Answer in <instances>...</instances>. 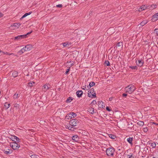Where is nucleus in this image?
I'll use <instances>...</instances> for the list:
<instances>
[{
	"label": "nucleus",
	"mask_w": 158,
	"mask_h": 158,
	"mask_svg": "<svg viewBox=\"0 0 158 158\" xmlns=\"http://www.w3.org/2000/svg\"><path fill=\"white\" fill-rule=\"evenodd\" d=\"M136 89L135 86L131 84L128 85L125 88V90L127 93H128L129 94H132Z\"/></svg>",
	"instance_id": "nucleus-1"
},
{
	"label": "nucleus",
	"mask_w": 158,
	"mask_h": 158,
	"mask_svg": "<svg viewBox=\"0 0 158 158\" xmlns=\"http://www.w3.org/2000/svg\"><path fill=\"white\" fill-rule=\"evenodd\" d=\"M32 32V31H31L30 32H28L25 35H19L16 37H15L14 38V40L19 41L22 39L26 38L27 35L30 34Z\"/></svg>",
	"instance_id": "nucleus-2"
},
{
	"label": "nucleus",
	"mask_w": 158,
	"mask_h": 158,
	"mask_svg": "<svg viewBox=\"0 0 158 158\" xmlns=\"http://www.w3.org/2000/svg\"><path fill=\"white\" fill-rule=\"evenodd\" d=\"M114 150L113 148H109L107 149L106 150V154L108 156H113Z\"/></svg>",
	"instance_id": "nucleus-3"
},
{
	"label": "nucleus",
	"mask_w": 158,
	"mask_h": 158,
	"mask_svg": "<svg viewBox=\"0 0 158 158\" xmlns=\"http://www.w3.org/2000/svg\"><path fill=\"white\" fill-rule=\"evenodd\" d=\"M77 116L76 113L74 112H70L65 117V119H69L75 117Z\"/></svg>",
	"instance_id": "nucleus-4"
},
{
	"label": "nucleus",
	"mask_w": 158,
	"mask_h": 158,
	"mask_svg": "<svg viewBox=\"0 0 158 158\" xmlns=\"http://www.w3.org/2000/svg\"><path fill=\"white\" fill-rule=\"evenodd\" d=\"M88 96L90 98L96 97V94L94 92V89H91L88 91Z\"/></svg>",
	"instance_id": "nucleus-5"
},
{
	"label": "nucleus",
	"mask_w": 158,
	"mask_h": 158,
	"mask_svg": "<svg viewBox=\"0 0 158 158\" xmlns=\"http://www.w3.org/2000/svg\"><path fill=\"white\" fill-rule=\"evenodd\" d=\"M10 146L14 150L17 149L20 147V145L16 142H11L10 143Z\"/></svg>",
	"instance_id": "nucleus-6"
},
{
	"label": "nucleus",
	"mask_w": 158,
	"mask_h": 158,
	"mask_svg": "<svg viewBox=\"0 0 158 158\" xmlns=\"http://www.w3.org/2000/svg\"><path fill=\"white\" fill-rule=\"evenodd\" d=\"M78 121L77 119H74L71 120L69 122V124L72 127H75L77 126L78 123Z\"/></svg>",
	"instance_id": "nucleus-7"
},
{
	"label": "nucleus",
	"mask_w": 158,
	"mask_h": 158,
	"mask_svg": "<svg viewBox=\"0 0 158 158\" xmlns=\"http://www.w3.org/2000/svg\"><path fill=\"white\" fill-rule=\"evenodd\" d=\"M98 106L101 108H104L105 107V104L102 101H100L98 103Z\"/></svg>",
	"instance_id": "nucleus-8"
},
{
	"label": "nucleus",
	"mask_w": 158,
	"mask_h": 158,
	"mask_svg": "<svg viewBox=\"0 0 158 158\" xmlns=\"http://www.w3.org/2000/svg\"><path fill=\"white\" fill-rule=\"evenodd\" d=\"M25 48L26 49V51H29L31 50L32 48V46L31 44H27L25 46Z\"/></svg>",
	"instance_id": "nucleus-9"
},
{
	"label": "nucleus",
	"mask_w": 158,
	"mask_h": 158,
	"mask_svg": "<svg viewBox=\"0 0 158 158\" xmlns=\"http://www.w3.org/2000/svg\"><path fill=\"white\" fill-rule=\"evenodd\" d=\"M148 144L150 145L152 148H155L156 146V143L155 142H150L148 143Z\"/></svg>",
	"instance_id": "nucleus-10"
},
{
	"label": "nucleus",
	"mask_w": 158,
	"mask_h": 158,
	"mask_svg": "<svg viewBox=\"0 0 158 158\" xmlns=\"http://www.w3.org/2000/svg\"><path fill=\"white\" fill-rule=\"evenodd\" d=\"M25 51H26V49L25 48V47H24L19 51L18 53L19 54L21 55Z\"/></svg>",
	"instance_id": "nucleus-11"
},
{
	"label": "nucleus",
	"mask_w": 158,
	"mask_h": 158,
	"mask_svg": "<svg viewBox=\"0 0 158 158\" xmlns=\"http://www.w3.org/2000/svg\"><path fill=\"white\" fill-rule=\"evenodd\" d=\"M83 94V92L81 90H79L76 92L77 95L78 97H80Z\"/></svg>",
	"instance_id": "nucleus-12"
},
{
	"label": "nucleus",
	"mask_w": 158,
	"mask_h": 158,
	"mask_svg": "<svg viewBox=\"0 0 158 158\" xmlns=\"http://www.w3.org/2000/svg\"><path fill=\"white\" fill-rule=\"evenodd\" d=\"M72 139L76 142H77L79 140V137L77 135H74L72 136Z\"/></svg>",
	"instance_id": "nucleus-13"
},
{
	"label": "nucleus",
	"mask_w": 158,
	"mask_h": 158,
	"mask_svg": "<svg viewBox=\"0 0 158 158\" xmlns=\"http://www.w3.org/2000/svg\"><path fill=\"white\" fill-rule=\"evenodd\" d=\"M143 63L144 62L143 60H138V64L137 63L136 64L138 66L141 67L143 65Z\"/></svg>",
	"instance_id": "nucleus-14"
},
{
	"label": "nucleus",
	"mask_w": 158,
	"mask_h": 158,
	"mask_svg": "<svg viewBox=\"0 0 158 158\" xmlns=\"http://www.w3.org/2000/svg\"><path fill=\"white\" fill-rule=\"evenodd\" d=\"M147 6L145 5L142 6L139 9V11H141L142 10H144L147 8Z\"/></svg>",
	"instance_id": "nucleus-15"
},
{
	"label": "nucleus",
	"mask_w": 158,
	"mask_h": 158,
	"mask_svg": "<svg viewBox=\"0 0 158 158\" xmlns=\"http://www.w3.org/2000/svg\"><path fill=\"white\" fill-rule=\"evenodd\" d=\"M49 86L48 85L45 84L44 86L43 90L44 91H46L49 88Z\"/></svg>",
	"instance_id": "nucleus-16"
},
{
	"label": "nucleus",
	"mask_w": 158,
	"mask_h": 158,
	"mask_svg": "<svg viewBox=\"0 0 158 158\" xmlns=\"http://www.w3.org/2000/svg\"><path fill=\"white\" fill-rule=\"evenodd\" d=\"M88 111L90 114H93L94 113V108H89L88 109Z\"/></svg>",
	"instance_id": "nucleus-17"
},
{
	"label": "nucleus",
	"mask_w": 158,
	"mask_h": 158,
	"mask_svg": "<svg viewBox=\"0 0 158 158\" xmlns=\"http://www.w3.org/2000/svg\"><path fill=\"white\" fill-rule=\"evenodd\" d=\"M14 107L15 108V109L16 110H19V105L17 103H15L14 104Z\"/></svg>",
	"instance_id": "nucleus-18"
},
{
	"label": "nucleus",
	"mask_w": 158,
	"mask_h": 158,
	"mask_svg": "<svg viewBox=\"0 0 158 158\" xmlns=\"http://www.w3.org/2000/svg\"><path fill=\"white\" fill-rule=\"evenodd\" d=\"M148 21L147 20H144L142 22L140 23V25L142 26H144L145 24H147L148 23Z\"/></svg>",
	"instance_id": "nucleus-19"
},
{
	"label": "nucleus",
	"mask_w": 158,
	"mask_h": 158,
	"mask_svg": "<svg viewBox=\"0 0 158 158\" xmlns=\"http://www.w3.org/2000/svg\"><path fill=\"white\" fill-rule=\"evenodd\" d=\"M18 72L17 71H14L12 73V76L14 77H17L18 75Z\"/></svg>",
	"instance_id": "nucleus-20"
},
{
	"label": "nucleus",
	"mask_w": 158,
	"mask_h": 158,
	"mask_svg": "<svg viewBox=\"0 0 158 158\" xmlns=\"http://www.w3.org/2000/svg\"><path fill=\"white\" fill-rule=\"evenodd\" d=\"M127 142L131 144H132V141L133 140V138L129 137L127 139Z\"/></svg>",
	"instance_id": "nucleus-21"
},
{
	"label": "nucleus",
	"mask_w": 158,
	"mask_h": 158,
	"mask_svg": "<svg viewBox=\"0 0 158 158\" xmlns=\"http://www.w3.org/2000/svg\"><path fill=\"white\" fill-rule=\"evenodd\" d=\"M70 44L69 42H64L62 44L64 47H66L67 45H68V46H69V45Z\"/></svg>",
	"instance_id": "nucleus-22"
},
{
	"label": "nucleus",
	"mask_w": 158,
	"mask_h": 158,
	"mask_svg": "<svg viewBox=\"0 0 158 158\" xmlns=\"http://www.w3.org/2000/svg\"><path fill=\"white\" fill-rule=\"evenodd\" d=\"M95 85V83L94 82H91L89 83V85H88L90 89L91 87V86H93L94 85Z\"/></svg>",
	"instance_id": "nucleus-23"
},
{
	"label": "nucleus",
	"mask_w": 158,
	"mask_h": 158,
	"mask_svg": "<svg viewBox=\"0 0 158 158\" xmlns=\"http://www.w3.org/2000/svg\"><path fill=\"white\" fill-rule=\"evenodd\" d=\"M4 106L6 109H8L10 106V104L7 102H6L4 104Z\"/></svg>",
	"instance_id": "nucleus-24"
},
{
	"label": "nucleus",
	"mask_w": 158,
	"mask_h": 158,
	"mask_svg": "<svg viewBox=\"0 0 158 158\" xmlns=\"http://www.w3.org/2000/svg\"><path fill=\"white\" fill-rule=\"evenodd\" d=\"M137 124L139 126H143L144 125V123L143 121H139L137 122Z\"/></svg>",
	"instance_id": "nucleus-25"
},
{
	"label": "nucleus",
	"mask_w": 158,
	"mask_h": 158,
	"mask_svg": "<svg viewBox=\"0 0 158 158\" xmlns=\"http://www.w3.org/2000/svg\"><path fill=\"white\" fill-rule=\"evenodd\" d=\"M30 156L31 157V158H39V157L38 155L35 154L32 155Z\"/></svg>",
	"instance_id": "nucleus-26"
},
{
	"label": "nucleus",
	"mask_w": 158,
	"mask_h": 158,
	"mask_svg": "<svg viewBox=\"0 0 158 158\" xmlns=\"http://www.w3.org/2000/svg\"><path fill=\"white\" fill-rule=\"evenodd\" d=\"M121 46H123L122 43L118 42V43L116 46L114 47V48L115 49L116 48H117V47H119Z\"/></svg>",
	"instance_id": "nucleus-27"
},
{
	"label": "nucleus",
	"mask_w": 158,
	"mask_h": 158,
	"mask_svg": "<svg viewBox=\"0 0 158 158\" xmlns=\"http://www.w3.org/2000/svg\"><path fill=\"white\" fill-rule=\"evenodd\" d=\"M19 98V94L16 93L13 95V98L15 99H16Z\"/></svg>",
	"instance_id": "nucleus-28"
},
{
	"label": "nucleus",
	"mask_w": 158,
	"mask_h": 158,
	"mask_svg": "<svg viewBox=\"0 0 158 158\" xmlns=\"http://www.w3.org/2000/svg\"><path fill=\"white\" fill-rule=\"evenodd\" d=\"M20 25V24L19 23H15L13 24V26L15 27H17L18 28Z\"/></svg>",
	"instance_id": "nucleus-29"
},
{
	"label": "nucleus",
	"mask_w": 158,
	"mask_h": 158,
	"mask_svg": "<svg viewBox=\"0 0 158 158\" xmlns=\"http://www.w3.org/2000/svg\"><path fill=\"white\" fill-rule=\"evenodd\" d=\"M66 128H67V129H69V130H72V128H73V127H72V126L71 127L70 126V125H67L66 126Z\"/></svg>",
	"instance_id": "nucleus-30"
},
{
	"label": "nucleus",
	"mask_w": 158,
	"mask_h": 158,
	"mask_svg": "<svg viewBox=\"0 0 158 158\" xmlns=\"http://www.w3.org/2000/svg\"><path fill=\"white\" fill-rule=\"evenodd\" d=\"M109 137L112 139H115L116 138V136L115 135L111 134H110L109 135Z\"/></svg>",
	"instance_id": "nucleus-31"
},
{
	"label": "nucleus",
	"mask_w": 158,
	"mask_h": 158,
	"mask_svg": "<svg viewBox=\"0 0 158 158\" xmlns=\"http://www.w3.org/2000/svg\"><path fill=\"white\" fill-rule=\"evenodd\" d=\"M129 67L132 69H137V67L136 66H129Z\"/></svg>",
	"instance_id": "nucleus-32"
},
{
	"label": "nucleus",
	"mask_w": 158,
	"mask_h": 158,
	"mask_svg": "<svg viewBox=\"0 0 158 158\" xmlns=\"http://www.w3.org/2000/svg\"><path fill=\"white\" fill-rule=\"evenodd\" d=\"M154 18L156 19V20L158 19V12L156 13L153 16Z\"/></svg>",
	"instance_id": "nucleus-33"
},
{
	"label": "nucleus",
	"mask_w": 158,
	"mask_h": 158,
	"mask_svg": "<svg viewBox=\"0 0 158 158\" xmlns=\"http://www.w3.org/2000/svg\"><path fill=\"white\" fill-rule=\"evenodd\" d=\"M35 82L33 81H31L28 83V85L30 86H32L34 85Z\"/></svg>",
	"instance_id": "nucleus-34"
},
{
	"label": "nucleus",
	"mask_w": 158,
	"mask_h": 158,
	"mask_svg": "<svg viewBox=\"0 0 158 158\" xmlns=\"http://www.w3.org/2000/svg\"><path fill=\"white\" fill-rule=\"evenodd\" d=\"M83 87H84V88H83V89L85 90H88L90 89V88H89L88 85H85V87L84 86H83Z\"/></svg>",
	"instance_id": "nucleus-35"
},
{
	"label": "nucleus",
	"mask_w": 158,
	"mask_h": 158,
	"mask_svg": "<svg viewBox=\"0 0 158 158\" xmlns=\"http://www.w3.org/2000/svg\"><path fill=\"white\" fill-rule=\"evenodd\" d=\"M105 64L108 66L110 65V62L108 60H106L105 61Z\"/></svg>",
	"instance_id": "nucleus-36"
},
{
	"label": "nucleus",
	"mask_w": 158,
	"mask_h": 158,
	"mask_svg": "<svg viewBox=\"0 0 158 158\" xmlns=\"http://www.w3.org/2000/svg\"><path fill=\"white\" fill-rule=\"evenodd\" d=\"M72 100V99L70 97L68 98L66 100V102H71V101Z\"/></svg>",
	"instance_id": "nucleus-37"
},
{
	"label": "nucleus",
	"mask_w": 158,
	"mask_h": 158,
	"mask_svg": "<svg viewBox=\"0 0 158 158\" xmlns=\"http://www.w3.org/2000/svg\"><path fill=\"white\" fill-rule=\"evenodd\" d=\"M13 138L14 139H15L17 141L19 142V139L17 137L14 136H13Z\"/></svg>",
	"instance_id": "nucleus-38"
},
{
	"label": "nucleus",
	"mask_w": 158,
	"mask_h": 158,
	"mask_svg": "<svg viewBox=\"0 0 158 158\" xmlns=\"http://www.w3.org/2000/svg\"><path fill=\"white\" fill-rule=\"evenodd\" d=\"M154 31L156 33V34L157 36H158V29H155L154 30Z\"/></svg>",
	"instance_id": "nucleus-39"
},
{
	"label": "nucleus",
	"mask_w": 158,
	"mask_h": 158,
	"mask_svg": "<svg viewBox=\"0 0 158 158\" xmlns=\"http://www.w3.org/2000/svg\"><path fill=\"white\" fill-rule=\"evenodd\" d=\"M4 54H6V55H14V54L13 53H8L7 52H5Z\"/></svg>",
	"instance_id": "nucleus-40"
},
{
	"label": "nucleus",
	"mask_w": 158,
	"mask_h": 158,
	"mask_svg": "<svg viewBox=\"0 0 158 158\" xmlns=\"http://www.w3.org/2000/svg\"><path fill=\"white\" fill-rule=\"evenodd\" d=\"M31 13V12H29V13H25V14L24 15V16H25L26 17L27 16V15H30Z\"/></svg>",
	"instance_id": "nucleus-41"
},
{
	"label": "nucleus",
	"mask_w": 158,
	"mask_h": 158,
	"mask_svg": "<svg viewBox=\"0 0 158 158\" xmlns=\"http://www.w3.org/2000/svg\"><path fill=\"white\" fill-rule=\"evenodd\" d=\"M143 131L145 132H147V131H148V129L147 128V127L144 128L143 129Z\"/></svg>",
	"instance_id": "nucleus-42"
},
{
	"label": "nucleus",
	"mask_w": 158,
	"mask_h": 158,
	"mask_svg": "<svg viewBox=\"0 0 158 158\" xmlns=\"http://www.w3.org/2000/svg\"><path fill=\"white\" fill-rule=\"evenodd\" d=\"M70 68L69 67V69H66V71L65 73V74H67L70 71Z\"/></svg>",
	"instance_id": "nucleus-43"
},
{
	"label": "nucleus",
	"mask_w": 158,
	"mask_h": 158,
	"mask_svg": "<svg viewBox=\"0 0 158 158\" xmlns=\"http://www.w3.org/2000/svg\"><path fill=\"white\" fill-rule=\"evenodd\" d=\"M62 6V4H58L56 5V7H57L61 8Z\"/></svg>",
	"instance_id": "nucleus-44"
},
{
	"label": "nucleus",
	"mask_w": 158,
	"mask_h": 158,
	"mask_svg": "<svg viewBox=\"0 0 158 158\" xmlns=\"http://www.w3.org/2000/svg\"><path fill=\"white\" fill-rule=\"evenodd\" d=\"M5 52H2V51H0V55H4Z\"/></svg>",
	"instance_id": "nucleus-45"
},
{
	"label": "nucleus",
	"mask_w": 158,
	"mask_h": 158,
	"mask_svg": "<svg viewBox=\"0 0 158 158\" xmlns=\"http://www.w3.org/2000/svg\"><path fill=\"white\" fill-rule=\"evenodd\" d=\"M106 109L109 111H111V110L110 109L109 107L108 106H107L106 107Z\"/></svg>",
	"instance_id": "nucleus-46"
},
{
	"label": "nucleus",
	"mask_w": 158,
	"mask_h": 158,
	"mask_svg": "<svg viewBox=\"0 0 158 158\" xmlns=\"http://www.w3.org/2000/svg\"><path fill=\"white\" fill-rule=\"evenodd\" d=\"M96 102L95 100H94L91 102V104H96Z\"/></svg>",
	"instance_id": "nucleus-47"
},
{
	"label": "nucleus",
	"mask_w": 158,
	"mask_h": 158,
	"mask_svg": "<svg viewBox=\"0 0 158 158\" xmlns=\"http://www.w3.org/2000/svg\"><path fill=\"white\" fill-rule=\"evenodd\" d=\"M128 156H129V158H134V156H133V155L131 154L130 155H128Z\"/></svg>",
	"instance_id": "nucleus-48"
},
{
	"label": "nucleus",
	"mask_w": 158,
	"mask_h": 158,
	"mask_svg": "<svg viewBox=\"0 0 158 158\" xmlns=\"http://www.w3.org/2000/svg\"><path fill=\"white\" fill-rule=\"evenodd\" d=\"M3 14L0 12V18H1L3 16Z\"/></svg>",
	"instance_id": "nucleus-49"
},
{
	"label": "nucleus",
	"mask_w": 158,
	"mask_h": 158,
	"mask_svg": "<svg viewBox=\"0 0 158 158\" xmlns=\"http://www.w3.org/2000/svg\"><path fill=\"white\" fill-rule=\"evenodd\" d=\"M127 94L126 93H123V94L122 96L123 97H126L127 96Z\"/></svg>",
	"instance_id": "nucleus-50"
},
{
	"label": "nucleus",
	"mask_w": 158,
	"mask_h": 158,
	"mask_svg": "<svg viewBox=\"0 0 158 158\" xmlns=\"http://www.w3.org/2000/svg\"><path fill=\"white\" fill-rule=\"evenodd\" d=\"M5 153L6 154H7L9 153H10V152L9 151H6L5 152Z\"/></svg>",
	"instance_id": "nucleus-51"
},
{
	"label": "nucleus",
	"mask_w": 158,
	"mask_h": 158,
	"mask_svg": "<svg viewBox=\"0 0 158 158\" xmlns=\"http://www.w3.org/2000/svg\"><path fill=\"white\" fill-rule=\"evenodd\" d=\"M25 17V16L24 15H23L22 17L20 18V19L21 20L22 19H23V18H24Z\"/></svg>",
	"instance_id": "nucleus-52"
},
{
	"label": "nucleus",
	"mask_w": 158,
	"mask_h": 158,
	"mask_svg": "<svg viewBox=\"0 0 158 158\" xmlns=\"http://www.w3.org/2000/svg\"><path fill=\"white\" fill-rule=\"evenodd\" d=\"M113 98L112 97L110 98H109V100L110 101H111L113 99Z\"/></svg>",
	"instance_id": "nucleus-53"
},
{
	"label": "nucleus",
	"mask_w": 158,
	"mask_h": 158,
	"mask_svg": "<svg viewBox=\"0 0 158 158\" xmlns=\"http://www.w3.org/2000/svg\"><path fill=\"white\" fill-rule=\"evenodd\" d=\"M152 6H154V8H156V5H152L151 6L152 7Z\"/></svg>",
	"instance_id": "nucleus-54"
},
{
	"label": "nucleus",
	"mask_w": 158,
	"mask_h": 158,
	"mask_svg": "<svg viewBox=\"0 0 158 158\" xmlns=\"http://www.w3.org/2000/svg\"><path fill=\"white\" fill-rule=\"evenodd\" d=\"M157 103H158V99L157 100Z\"/></svg>",
	"instance_id": "nucleus-55"
},
{
	"label": "nucleus",
	"mask_w": 158,
	"mask_h": 158,
	"mask_svg": "<svg viewBox=\"0 0 158 158\" xmlns=\"http://www.w3.org/2000/svg\"><path fill=\"white\" fill-rule=\"evenodd\" d=\"M152 158H156L155 157H152Z\"/></svg>",
	"instance_id": "nucleus-56"
},
{
	"label": "nucleus",
	"mask_w": 158,
	"mask_h": 158,
	"mask_svg": "<svg viewBox=\"0 0 158 158\" xmlns=\"http://www.w3.org/2000/svg\"><path fill=\"white\" fill-rule=\"evenodd\" d=\"M63 158V157H62V158Z\"/></svg>",
	"instance_id": "nucleus-57"
}]
</instances>
